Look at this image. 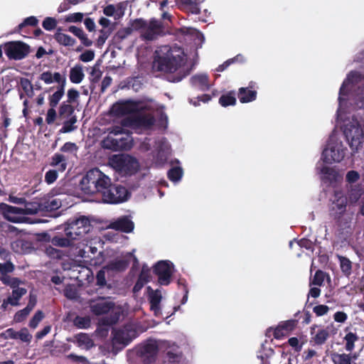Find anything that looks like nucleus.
Returning a JSON list of instances; mask_svg holds the SVG:
<instances>
[{
	"instance_id": "obj_1",
	"label": "nucleus",
	"mask_w": 364,
	"mask_h": 364,
	"mask_svg": "<svg viewBox=\"0 0 364 364\" xmlns=\"http://www.w3.org/2000/svg\"><path fill=\"white\" fill-rule=\"evenodd\" d=\"M163 23L154 18L149 21L142 18H135L129 21L128 27L119 29L116 33L114 38L122 41L134 31H137L139 32L141 40L152 41L163 35Z\"/></svg>"
},
{
	"instance_id": "obj_6",
	"label": "nucleus",
	"mask_w": 364,
	"mask_h": 364,
	"mask_svg": "<svg viewBox=\"0 0 364 364\" xmlns=\"http://www.w3.org/2000/svg\"><path fill=\"white\" fill-rule=\"evenodd\" d=\"M343 134L353 151H358L362 146L364 130L359 122H350L344 126Z\"/></svg>"
},
{
	"instance_id": "obj_61",
	"label": "nucleus",
	"mask_w": 364,
	"mask_h": 364,
	"mask_svg": "<svg viewBox=\"0 0 364 364\" xmlns=\"http://www.w3.org/2000/svg\"><path fill=\"white\" fill-rule=\"evenodd\" d=\"M138 278L144 281V282H149L151 278L150 269L146 266L144 265Z\"/></svg>"
},
{
	"instance_id": "obj_52",
	"label": "nucleus",
	"mask_w": 364,
	"mask_h": 364,
	"mask_svg": "<svg viewBox=\"0 0 364 364\" xmlns=\"http://www.w3.org/2000/svg\"><path fill=\"white\" fill-rule=\"evenodd\" d=\"M31 311L28 309V308L25 307L24 309L18 311L14 317V321L16 323H20L24 321Z\"/></svg>"
},
{
	"instance_id": "obj_20",
	"label": "nucleus",
	"mask_w": 364,
	"mask_h": 364,
	"mask_svg": "<svg viewBox=\"0 0 364 364\" xmlns=\"http://www.w3.org/2000/svg\"><path fill=\"white\" fill-rule=\"evenodd\" d=\"M129 261L124 259H114L108 262L104 266L107 269L108 276H113L114 273H121L124 272L129 267Z\"/></svg>"
},
{
	"instance_id": "obj_35",
	"label": "nucleus",
	"mask_w": 364,
	"mask_h": 364,
	"mask_svg": "<svg viewBox=\"0 0 364 364\" xmlns=\"http://www.w3.org/2000/svg\"><path fill=\"white\" fill-rule=\"evenodd\" d=\"M343 339L346 342V350L350 353L355 348V343L359 340V337L355 333L349 332L346 334Z\"/></svg>"
},
{
	"instance_id": "obj_57",
	"label": "nucleus",
	"mask_w": 364,
	"mask_h": 364,
	"mask_svg": "<svg viewBox=\"0 0 364 364\" xmlns=\"http://www.w3.org/2000/svg\"><path fill=\"white\" fill-rule=\"evenodd\" d=\"M63 95L58 93V92H55L53 94L50 95L48 97L49 105L51 107H56L58 105L59 102L63 97Z\"/></svg>"
},
{
	"instance_id": "obj_24",
	"label": "nucleus",
	"mask_w": 364,
	"mask_h": 364,
	"mask_svg": "<svg viewBox=\"0 0 364 364\" xmlns=\"http://www.w3.org/2000/svg\"><path fill=\"white\" fill-rule=\"evenodd\" d=\"M112 228L123 232L129 233L134 230V224L129 218L124 216L114 222L112 224Z\"/></svg>"
},
{
	"instance_id": "obj_53",
	"label": "nucleus",
	"mask_w": 364,
	"mask_h": 364,
	"mask_svg": "<svg viewBox=\"0 0 364 364\" xmlns=\"http://www.w3.org/2000/svg\"><path fill=\"white\" fill-rule=\"evenodd\" d=\"M42 26L46 31H52L57 26V21L53 17H46L43 21Z\"/></svg>"
},
{
	"instance_id": "obj_46",
	"label": "nucleus",
	"mask_w": 364,
	"mask_h": 364,
	"mask_svg": "<svg viewBox=\"0 0 364 364\" xmlns=\"http://www.w3.org/2000/svg\"><path fill=\"white\" fill-rule=\"evenodd\" d=\"M74 323L79 328H87L90 326L91 321L89 317L76 316Z\"/></svg>"
},
{
	"instance_id": "obj_26",
	"label": "nucleus",
	"mask_w": 364,
	"mask_h": 364,
	"mask_svg": "<svg viewBox=\"0 0 364 364\" xmlns=\"http://www.w3.org/2000/svg\"><path fill=\"white\" fill-rule=\"evenodd\" d=\"M61 201L58 198H48L40 200V210L51 212L56 210L61 207Z\"/></svg>"
},
{
	"instance_id": "obj_50",
	"label": "nucleus",
	"mask_w": 364,
	"mask_h": 364,
	"mask_svg": "<svg viewBox=\"0 0 364 364\" xmlns=\"http://www.w3.org/2000/svg\"><path fill=\"white\" fill-rule=\"evenodd\" d=\"M1 210L4 213L9 214H19L22 213V208L9 205L8 204L2 203L0 205Z\"/></svg>"
},
{
	"instance_id": "obj_49",
	"label": "nucleus",
	"mask_w": 364,
	"mask_h": 364,
	"mask_svg": "<svg viewBox=\"0 0 364 364\" xmlns=\"http://www.w3.org/2000/svg\"><path fill=\"white\" fill-rule=\"evenodd\" d=\"M43 317V311L41 310L37 311L29 321L30 328H36Z\"/></svg>"
},
{
	"instance_id": "obj_41",
	"label": "nucleus",
	"mask_w": 364,
	"mask_h": 364,
	"mask_svg": "<svg viewBox=\"0 0 364 364\" xmlns=\"http://www.w3.org/2000/svg\"><path fill=\"white\" fill-rule=\"evenodd\" d=\"M183 176V170L179 166L171 168L167 173L168 179L171 181L176 182L181 180Z\"/></svg>"
},
{
	"instance_id": "obj_11",
	"label": "nucleus",
	"mask_w": 364,
	"mask_h": 364,
	"mask_svg": "<svg viewBox=\"0 0 364 364\" xmlns=\"http://www.w3.org/2000/svg\"><path fill=\"white\" fill-rule=\"evenodd\" d=\"M111 165L120 171H131L138 166L136 159L129 155L117 154L113 155L110 159Z\"/></svg>"
},
{
	"instance_id": "obj_36",
	"label": "nucleus",
	"mask_w": 364,
	"mask_h": 364,
	"mask_svg": "<svg viewBox=\"0 0 364 364\" xmlns=\"http://www.w3.org/2000/svg\"><path fill=\"white\" fill-rule=\"evenodd\" d=\"M219 103L224 107L235 105L236 104L235 92L230 91L227 94L222 95L219 98Z\"/></svg>"
},
{
	"instance_id": "obj_34",
	"label": "nucleus",
	"mask_w": 364,
	"mask_h": 364,
	"mask_svg": "<svg viewBox=\"0 0 364 364\" xmlns=\"http://www.w3.org/2000/svg\"><path fill=\"white\" fill-rule=\"evenodd\" d=\"M55 40L60 45L64 46H73L76 41L68 34L57 32L54 35Z\"/></svg>"
},
{
	"instance_id": "obj_48",
	"label": "nucleus",
	"mask_w": 364,
	"mask_h": 364,
	"mask_svg": "<svg viewBox=\"0 0 364 364\" xmlns=\"http://www.w3.org/2000/svg\"><path fill=\"white\" fill-rule=\"evenodd\" d=\"M83 1L84 0H64V1L60 4L58 11L59 13L65 11L70 9L72 5H77Z\"/></svg>"
},
{
	"instance_id": "obj_42",
	"label": "nucleus",
	"mask_w": 364,
	"mask_h": 364,
	"mask_svg": "<svg viewBox=\"0 0 364 364\" xmlns=\"http://www.w3.org/2000/svg\"><path fill=\"white\" fill-rule=\"evenodd\" d=\"M20 85L22 90L28 97H32L33 95V86L31 82L25 77H21L20 80Z\"/></svg>"
},
{
	"instance_id": "obj_58",
	"label": "nucleus",
	"mask_w": 364,
	"mask_h": 364,
	"mask_svg": "<svg viewBox=\"0 0 364 364\" xmlns=\"http://www.w3.org/2000/svg\"><path fill=\"white\" fill-rule=\"evenodd\" d=\"M58 117V114L55 109V107H50L46 114V122L48 124H52Z\"/></svg>"
},
{
	"instance_id": "obj_31",
	"label": "nucleus",
	"mask_w": 364,
	"mask_h": 364,
	"mask_svg": "<svg viewBox=\"0 0 364 364\" xmlns=\"http://www.w3.org/2000/svg\"><path fill=\"white\" fill-rule=\"evenodd\" d=\"M50 165L58 166V171L63 172L67 168L66 158L64 155L56 153L51 157Z\"/></svg>"
},
{
	"instance_id": "obj_45",
	"label": "nucleus",
	"mask_w": 364,
	"mask_h": 364,
	"mask_svg": "<svg viewBox=\"0 0 364 364\" xmlns=\"http://www.w3.org/2000/svg\"><path fill=\"white\" fill-rule=\"evenodd\" d=\"M107 273V269H104V266L100 269L96 274V285L100 287H105L107 286V280L105 274Z\"/></svg>"
},
{
	"instance_id": "obj_12",
	"label": "nucleus",
	"mask_w": 364,
	"mask_h": 364,
	"mask_svg": "<svg viewBox=\"0 0 364 364\" xmlns=\"http://www.w3.org/2000/svg\"><path fill=\"white\" fill-rule=\"evenodd\" d=\"M171 265L169 262L161 260L158 262L153 267V272L158 277V282L163 286L171 283L172 277Z\"/></svg>"
},
{
	"instance_id": "obj_59",
	"label": "nucleus",
	"mask_w": 364,
	"mask_h": 364,
	"mask_svg": "<svg viewBox=\"0 0 364 364\" xmlns=\"http://www.w3.org/2000/svg\"><path fill=\"white\" fill-rule=\"evenodd\" d=\"M185 10H186L188 13L192 14H199L200 12V9L199 8V4L196 0H193L190 4H188Z\"/></svg>"
},
{
	"instance_id": "obj_10",
	"label": "nucleus",
	"mask_w": 364,
	"mask_h": 364,
	"mask_svg": "<svg viewBox=\"0 0 364 364\" xmlns=\"http://www.w3.org/2000/svg\"><path fill=\"white\" fill-rule=\"evenodd\" d=\"M90 312L95 316L108 314L112 310L115 304L109 300V297L97 296L88 301Z\"/></svg>"
},
{
	"instance_id": "obj_60",
	"label": "nucleus",
	"mask_w": 364,
	"mask_h": 364,
	"mask_svg": "<svg viewBox=\"0 0 364 364\" xmlns=\"http://www.w3.org/2000/svg\"><path fill=\"white\" fill-rule=\"evenodd\" d=\"M17 338L23 342L30 343L32 336L28 333L27 328H23L19 332H17Z\"/></svg>"
},
{
	"instance_id": "obj_32",
	"label": "nucleus",
	"mask_w": 364,
	"mask_h": 364,
	"mask_svg": "<svg viewBox=\"0 0 364 364\" xmlns=\"http://www.w3.org/2000/svg\"><path fill=\"white\" fill-rule=\"evenodd\" d=\"M27 292L26 288H17L12 290L11 296L7 298V301L10 302V305L16 306L19 305V301L23 296Z\"/></svg>"
},
{
	"instance_id": "obj_21",
	"label": "nucleus",
	"mask_w": 364,
	"mask_h": 364,
	"mask_svg": "<svg viewBox=\"0 0 364 364\" xmlns=\"http://www.w3.org/2000/svg\"><path fill=\"white\" fill-rule=\"evenodd\" d=\"M336 197V199L333 202L330 211L333 219L338 221L346 210L347 202L346 198L343 196Z\"/></svg>"
},
{
	"instance_id": "obj_54",
	"label": "nucleus",
	"mask_w": 364,
	"mask_h": 364,
	"mask_svg": "<svg viewBox=\"0 0 364 364\" xmlns=\"http://www.w3.org/2000/svg\"><path fill=\"white\" fill-rule=\"evenodd\" d=\"M14 269L15 266L10 261H7L4 263H0V274L1 275L11 273L14 271Z\"/></svg>"
},
{
	"instance_id": "obj_27",
	"label": "nucleus",
	"mask_w": 364,
	"mask_h": 364,
	"mask_svg": "<svg viewBox=\"0 0 364 364\" xmlns=\"http://www.w3.org/2000/svg\"><path fill=\"white\" fill-rule=\"evenodd\" d=\"M364 193L361 184L350 185L348 190V198L351 204L358 203Z\"/></svg>"
},
{
	"instance_id": "obj_39",
	"label": "nucleus",
	"mask_w": 364,
	"mask_h": 364,
	"mask_svg": "<svg viewBox=\"0 0 364 364\" xmlns=\"http://www.w3.org/2000/svg\"><path fill=\"white\" fill-rule=\"evenodd\" d=\"M74 240L67 237L55 236L52 239L53 245L59 247H69L71 246Z\"/></svg>"
},
{
	"instance_id": "obj_19",
	"label": "nucleus",
	"mask_w": 364,
	"mask_h": 364,
	"mask_svg": "<svg viewBox=\"0 0 364 364\" xmlns=\"http://www.w3.org/2000/svg\"><path fill=\"white\" fill-rule=\"evenodd\" d=\"M149 292L148 299L150 304V309L154 311L155 316H159L161 314V301L162 295L161 291L159 289L154 290L151 287H147Z\"/></svg>"
},
{
	"instance_id": "obj_5",
	"label": "nucleus",
	"mask_w": 364,
	"mask_h": 364,
	"mask_svg": "<svg viewBox=\"0 0 364 364\" xmlns=\"http://www.w3.org/2000/svg\"><path fill=\"white\" fill-rule=\"evenodd\" d=\"M101 196L105 203L119 204L127 201L130 197V193L124 186L113 184L110 181Z\"/></svg>"
},
{
	"instance_id": "obj_56",
	"label": "nucleus",
	"mask_w": 364,
	"mask_h": 364,
	"mask_svg": "<svg viewBox=\"0 0 364 364\" xmlns=\"http://www.w3.org/2000/svg\"><path fill=\"white\" fill-rule=\"evenodd\" d=\"M83 18L84 14L76 12L68 15L65 18V21L70 23H80L82 21Z\"/></svg>"
},
{
	"instance_id": "obj_22",
	"label": "nucleus",
	"mask_w": 364,
	"mask_h": 364,
	"mask_svg": "<svg viewBox=\"0 0 364 364\" xmlns=\"http://www.w3.org/2000/svg\"><path fill=\"white\" fill-rule=\"evenodd\" d=\"M255 83L250 82L247 87H240L238 90L237 97L241 103H247L256 100L257 92L252 90Z\"/></svg>"
},
{
	"instance_id": "obj_2",
	"label": "nucleus",
	"mask_w": 364,
	"mask_h": 364,
	"mask_svg": "<svg viewBox=\"0 0 364 364\" xmlns=\"http://www.w3.org/2000/svg\"><path fill=\"white\" fill-rule=\"evenodd\" d=\"M111 179L98 168L89 170L80 181L81 190L87 195L101 194Z\"/></svg>"
},
{
	"instance_id": "obj_4",
	"label": "nucleus",
	"mask_w": 364,
	"mask_h": 364,
	"mask_svg": "<svg viewBox=\"0 0 364 364\" xmlns=\"http://www.w3.org/2000/svg\"><path fill=\"white\" fill-rule=\"evenodd\" d=\"M65 232L67 237L75 240L85 236L91 229L90 220L85 215L70 218L66 223Z\"/></svg>"
},
{
	"instance_id": "obj_64",
	"label": "nucleus",
	"mask_w": 364,
	"mask_h": 364,
	"mask_svg": "<svg viewBox=\"0 0 364 364\" xmlns=\"http://www.w3.org/2000/svg\"><path fill=\"white\" fill-rule=\"evenodd\" d=\"M328 306L323 304L317 305L314 307L313 311L317 316H321L327 314L328 311Z\"/></svg>"
},
{
	"instance_id": "obj_15",
	"label": "nucleus",
	"mask_w": 364,
	"mask_h": 364,
	"mask_svg": "<svg viewBox=\"0 0 364 364\" xmlns=\"http://www.w3.org/2000/svg\"><path fill=\"white\" fill-rule=\"evenodd\" d=\"M298 321L295 319H290L284 321H281L276 328H273L269 327L267 328L266 336L268 333L273 331V336L275 339L279 340L289 335L294 330Z\"/></svg>"
},
{
	"instance_id": "obj_55",
	"label": "nucleus",
	"mask_w": 364,
	"mask_h": 364,
	"mask_svg": "<svg viewBox=\"0 0 364 364\" xmlns=\"http://www.w3.org/2000/svg\"><path fill=\"white\" fill-rule=\"evenodd\" d=\"M360 178V173L357 171L351 170L347 172L346 175V181L353 185Z\"/></svg>"
},
{
	"instance_id": "obj_40",
	"label": "nucleus",
	"mask_w": 364,
	"mask_h": 364,
	"mask_svg": "<svg viewBox=\"0 0 364 364\" xmlns=\"http://www.w3.org/2000/svg\"><path fill=\"white\" fill-rule=\"evenodd\" d=\"M40 200L38 202L26 203L22 213L28 215H35L40 212Z\"/></svg>"
},
{
	"instance_id": "obj_8",
	"label": "nucleus",
	"mask_w": 364,
	"mask_h": 364,
	"mask_svg": "<svg viewBox=\"0 0 364 364\" xmlns=\"http://www.w3.org/2000/svg\"><path fill=\"white\" fill-rule=\"evenodd\" d=\"M6 55L9 60H20L28 56L30 46L22 41H10L4 46Z\"/></svg>"
},
{
	"instance_id": "obj_9",
	"label": "nucleus",
	"mask_w": 364,
	"mask_h": 364,
	"mask_svg": "<svg viewBox=\"0 0 364 364\" xmlns=\"http://www.w3.org/2000/svg\"><path fill=\"white\" fill-rule=\"evenodd\" d=\"M159 353V346L156 341L149 340L139 346L136 355L144 364L154 363Z\"/></svg>"
},
{
	"instance_id": "obj_29",
	"label": "nucleus",
	"mask_w": 364,
	"mask_h": 364,
	"mask_svg": "<svg viewBox=\"0 0 364 364\" xmlns=\"http://www.w3.org/2000/svg\"><path fill=\"white\" fill-rule=\"evenodd\" d=\"M331 359L333 364H354L352 362L350 353H331Z\"/></svg>"
},
{
	"instance_id": "obj_3",
	"label": "nucleus",
	"mask_w": 364,
	"mask_h": 364,
	"mask_svg": "<svg viewBox=\"0 0 364 364\" xmlns=\"http://www.w3.org/2000/svg\"><path fill=\"white\" fill-rule=\"evenodd\" d=\"M161 51L163 55H158L156 59L158 70L174 73L185 63V55L180 49H172L170 46H165Z\"/></svg>"
},
{
	"instance_id": "obj_7",
	"label": "nucleus",
	"mask_w": 364,
	"mask_h": 364,
	"mask_svg": "<svg viewBox=\"0 0 364 364\" xmlns=\"http://www.w3.org/2000/svg\"><path fill=\"white\" fill-rule=\"evenodd\" d=\"M155 122L154 115L150 113H135L122 119L120 124L133 129H150L154 126Z\"/></svg>"
},
{
	"instance_id": "obj_51",
	"label": "nucleus",
	"mask_w": 364,
	"mask_h": 364,
	"mask_svg": "<svg viewBox=\"0 0 364 364\" xmlns=\"http://www.w3.org/2000/svg\"><path fill=\"white\" fill-rule=\"evenodd\" d=\"M77 340L80 345H85L87 348H90L93 345L92 340L86 333L78 334Z\"/></svg>"
},
{
	"instance_id": "obj_16",
	"label": "nucleus",
	"mask_w": 364,
	"mask_h": 364,
	"mask_svg": "<svg viewBox=\"0 0 364 364\" xmlns=\"http://www.w3.org/2000/svg\"><path fill=\"white\" fill-rule=\"evenodd\" d=\"M183 363V354L178 346L173 345L165 350L161 364H184Z\"/></svg>"
},
{
	"instance_id": "obj_13",
	"label": "nucleus",
	"mask_w": 364,
	"mask_h": 364,
	"mask_svg": "<svg viewBox=\"0 0 364 364\" xmlns=\"http://www.w3.org/2000/svg\"><path fill=\"white\" fill-rule=\"evenodd\" d=\"M345 156L342 144H328L322 152V159L326 164L341 161Z\"/></svg>"
},
{
	"instance_id": "obj_43",
	"label": "nucleus",
	"mask_w": 364,
	"mask_h": 364,
	"mask_svg": "<svg viewBox=\"0 0 364 364\" xmlns=\"http://www.w3.org/2000/svg\"><path fill=\"white\" fill-rule=\"evenodd\" d=\"M80 98V92L75 88H70L67 92V100L64 102L73 105V103L78 104Z\"/></svg>"
},
{
	"instance_id": "obj_28",
	"label": "nucleus",
	"mask_w": 364,
	"mask_h": 364,
	"mask_svg": "<svg viewBox=\"0 0 364 364\" xmlns=\"http://www.w3.org/2000/svg\"><path fill=\"white\" fill-rule=\"evenodd\" d=\"M75 109L74 105L63 102L58 108V117L62 120L76 116L75 114Z\"/></svg>"
},
{
	"instance_id": "obj_62",
	"label": "nucleus",
	"mask_w": 364,
	"mask_h": 364,
	"mask_svg": "<svg viewBox=\"0 0 364 364\" xmlns=\"http://www.w3.org/2000/svg\"><path fill=\"white\" fill-rule=\"evenodd\" d=\"M321 173L326 175L331 180H336L337 177V172L333 168L324 166L321 169Z\"/></svg>"
},
{
	"instance_id": "obj_38",
	"label": "nucleus",
	"mask_w": 364,
	"mask_h": 364,
	"mask_svg": "<svg viewBox=\"0 0 364 364\" xmlns=\"http://www.w3.org/2000/svg\"><path fill=\"white\" fill-rule=\"evenodd\" d=\"M329 337V332L327 329H319L316 334L312 338L315 344L321 346L326 343Z\"/></svg>"
},
{
	"instance_id": "obj_14",
	"label": "nucleus",
	"mask_w": 364,
	"mask_h": 364,
	"mask_svg": "<svg viewBox=\"0 0 364 364\" xmlns=\"http://www.w3.org/2000/svg\"><path fill=\"white\" fill-rule=\"evenodd\" d=\"M39 80L43 81L46 84H51L54 82L58 83L57 90L58 93L64 95L65 87L66 85V77L58 72L52 73L50 70L43 72L38 77Z\"/></svg>"
},
{
	"instance_id": "obj_33",
	"label": "nucleus",
	"mask_w": 364,
	"mask_h": 364,
	"mask_svg": "<svg viewBox=\"0 0 364 364\" xmlns=\"http://www.w3.org/2000/svg\"><path fill=\"white\" fill-rule=\"evenodd\" d=\"M62 120L63 121V127L59 130V133H70L77 129V126L75 125L77 121V116Z\"/></svg>"
},
{
	"instance_id": "obj_18",
	"label": "nucleus",
	"mask_w": 364,
	"mask_h": 364,
	"mask_svg": "<svg viewBox=\"0 0 364 364\" xmlns=\"http://www.w3.org/2000/svg\"><path fill=\"white\" fill-rule=\"evenodd\" d=\"M362 79H364V75L358 71L352 70L347 75L346 78L343 80L339 90L338 100L340 102L345 100L343 96L348 95V86L354 83H358Z\"/></svg>"
},
{
	"instance_id": "obj_37",
	"label": "nucleus",
	"mask_w": 364,
	"mask_h": 364,
	"mask_svg": "<svg viewBox=\"0 0 364 364\" xmlns=\"http://www.w3.org/2000/svg\"><path fill=\"white\" fill-rule=\"evenodd\" d=\"M338 259L340 262V267L343 274L348 277L352 272V262L350 260L343 256H339Z\"/></svg>"
},
{
	"instance_id": "obj_17",
	"label": "nucleus",
	"mask_w": 364,
	"mask_h": 364,
	"mask_svg": "<svg viewBox=\"0 0 364 364\" xmlns=\"http://www.w3.org/2000/svg\"><path fill=\"white\" fill-rule=\"evenodd\" d=\"M138 112V103L132 100L117 102L112 107V112L116 116L135 114Z\"/></svg>"
},
{
	"instance_id": "obj_23",
	"label": "nucleus",
	"mask_w": 364,
	"mask_h": 364,
	"mask_svg": "<svg viewBox=\"0 0 364 364\" xmlns=\"http://www.w3.org/2000/svg\"><path fill=\"white\" fill-rule=\"evenodd\" d=\"M192 86L197 87L200 91H207L210 89L209 77L206 74H198L191 77Z\"/></svg>"
},
{
	"instance_id": "obj_47",
	"label": "nucleus",
	"mask_w": 364,
	"mask_h": 364,
	"mask_svg": "<svg viewBox=\"0 0 364 364\" xmlns=\"http://www.w3.org/2000/svg\"><path fill=\"white\" fill-rule=\"evenodd\" d=\"M58 171L54 169H50L45 173V182L48 185L53 184L58 178Z\"/></svg>"
},
{
	"instance_id": "obj_44",
	"label": "nucleus",
	"mask_w": 364,
	"mask_h": 364,
	"mask_svg": "<svg viewBox=\"0 0 364 364\" xmlns=\"http://www.w3.org/2000/svg\"><path fill=\"white\" fill-rule=\"evenodd\" d=\"M243 56L242 55H237L233 58L228 59V60L225 61L222 65H220L218 68L216 69L218 72H223L228 67H229L231 64L235 63V62H243Z\"/></svg>"
},
{
	"instance_id": "obj_63",
	"label": "nucleus",
	"mask_w": 364,
	"mask_h": 364,
	"mask_svg": "<svg viewBox=\"0 0 364 364\" xmlns=\"http://www.w3.org/2000/svg\"><path fill=\"white\" fill-rule=\"evenodd\" d=\"M95 58V52L92 50H87L84 53H82L79 59L85 63H87L92 61Z\"/></svg>"
},
{
	"instance_id": "obj_30",
	"label": "nucleus",
	"mask_w": 364,
	"mask_h": 364,
	"mask_svg": "<svg viewBox=\"0 0 364 364\" xmlns=\"http://www.w3.org/2000/svg\"><path fill=\"white\" fill-rule=\"evenodd\" d=\"M70 80L75 84H78L82 82L85 77L81 65H76L70 70Z\"/></svg>"
},
{
	"instance_id": "obj_25",
	"label": "nucleus",
	"mask_w": 364,
	"mask_h": 364,
	"mask_svg": "<svg viewBox=\"0 0 364 364\" xmlns=\"http://www.w3.org/2000/svg\"><path fill=\"white\" fill-rule=\"evenodd\" d=\"M38 20L36 16H31L26 18L22 23L15 28V32L21 33L23 36H26L29 32L27 29L28 26L36 27L38 26Z\"/></svg>"
}]
</instances>
